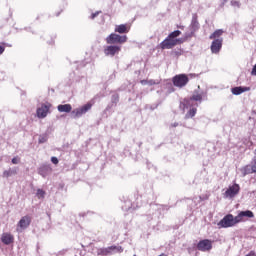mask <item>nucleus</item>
I'll return each instance as SVG.
<instances>
[{"label":"nucleus","mask_w":256,"mask_h":256,"mask_svg":"<svg viewBox=\"0 0 256 256\" xmlns=\"http://www.w3.org/2000/svg\"><path fill=\"white\" fill-rule=\"evenodd\" d=\"M181 35L180 30H175L171 32L161 43L160 49H173L176 45H181L183 43V39L177 38Z\"/></svg>","instance_id":"obj_1"},{"label":"nucleus","mask_w":256,"mask_h":256,"mask_svg":"<svg viewBox=\"0 0 256 256\" xmlns=\"http://www.w3.org/2000/svg\"><path fill=\"white\" fill-rule=\"evenodd\" d=\"M107 45H123V43H127V35H119L117 33H111L106 38Z\"/></svg>","instance_id":"obj_2"},{"label":"nucleus","mask_w":256,"mask_h":256,"mask_svg":"<svg viewBox=\"0 0 256 256\" xmlns=\"http://www.w3.org/2000/svg\"><path fill=\"white\" fill-rule=\"evenodd\" d=\"M239 224L237 220V216L234 217L233 214H228L224 216L222 220L219 221L218 227H222L223 229H227L229 227H235V225Z\"/></svg>","instance_id":"obj_3"},{"label":"nucleus","mask_w":256,"mask_h":256,"mask_svg":"<svg viewBox=\"0 0 256 256\" xmlns=\"http://www.w3.org/2000/svg\"><path fill=\"white\" fill-rule=\"evenodd\" d=\"M93 107V104L88 102L87 104L74 109L71 113H72V117L74 119H79V117H83V115H85V113H87L88 111H91V108Z\"/></svg>","instance_id":"obj_4"},{"label":"nucleus","mask_w":256,"mask_h":256,"mask_svg":"<svg viewBox=\"0 0 256 256\" xmlns=\"http://www.w3.org/2000/svg\"><path fill=\"white\" fill-rule=\"evenodd\" d=\"M172 82L174 87H179L181 89L189 83V76H187V74H178L172 78Z\"/></svg>","instance_id":"obj_5"},{"label":"nucleus","mask_w":256,"mask_h":256,"mask_svg":"<svg viewBox=\"0 0 256 256\" xmlns=\"http://www.w3.org/2000/svg\"><path fill=\"white\" fill-rule=\"evenodd\" d=\"M31 225V217L23 216L16 226L17 233H23Z\"/></svg>","instance_id":"obj_6"},{"label":"nucleus","mask_w":256,"mask_h":256,"mask_svg":"<svg viewBox=\"0 0 256 256\" xmlns=\"http://www.w3.org/2000/svg\"><path fill=\"white\" fill-rule=\"evenodd\" d=\"M241 187H239V184H233L228 187V189L224 193V199H233V197H236V195H239Z\"/></svg>","instance_id":"obj_7"},{"label":"nucleus","mask_w":256,"mask_h":256,"mask_svg":"<svg viewBox=\"0 0 256 256\" xmlns=\"http://www.w3.org/2000/svg\"><path fill=\"white\" fill-rule=\"evenodd\" d=\"M114 253H123V247L121 246H110L98 250V255H113Z\"/></svg>","instance_id":"obj_8"},{"label":"nucleus","mask_w":256,"mask_h":256,"mask_svg":"<svg viewBox=\"0 0 256 256\" xmlns=\"http://www.w3.org/2000/svg\"><path fill=\"white\" fill-rule=\"evenodd\" d=\"M121 53V46L119 45H109L104 48V55L106 57H115Z\"/></svg>","instance_id":"obj_9"},{"label":"nucleus","mask_w":256,"mask_h":256,"mask_svg":"<svg viewBox=\"0 0 256 256\" xmlns=\"http://www.w3.org/2000/svg\"><path fill=\"white\" fill-rule=\"evenodd\" d=\"M222 48H223V38H218L212 41L210 46L211 53H214V55H218V53L221 52Z\"/></svg>","instance_id":"obj_10"},{"label":"nucleus","mask_w":256,"mask_h":256,"mask_svg":"<svg viewBox=\"0 0 256 256\" xmlns=\"http://www.w3.org/2000/svg\"><path fill=\"white\" fill-rule=\"evenodd\" d=\"M205 96V93L201 92H194L193 95L189 99H184V105L185 107H191V101H198L201 103L203 101V97Z\"/></svg>","instance_id":"obj_11"},{"label":"nucleus","mask_w":256,"mask_h":256,"mask_svg":"<svg viewBox=\"0 0 256 256\" xmlns=\"http://www.w3.org/2000/svg\"><path fill=\"white\" fill-rule=\"evenodd\" d=\"M49 109H51V104H42L41 107L37 109V117L39 119H45L49 114Z\"/></svg>","instance_id":"obj_12"},{"label":"nucleus","mask_w":256,"mask_h":256,"mask_svg":"<svg viewBox=\"0 0 256 256\" xmlns=\"http://www.w3.org/2000/svg\"><path fill=\"white\" fill-rule=\"evenodd\" d=\"M253 217H255L253 212L250 210H246L239 212L238 215L236 216V219L238 223H243V221H245L246 219H253Z\"/></svg>","instance_id":"obj_13"},{"label":"nucleus","mask_w":256,"mask_h":256,"mask_svg":"<svg viewBox=\"0 0 256 256\" xmlns=\"http://www.w3.org/2000/svg\"><path fill=\"white\" fill-rule=\"evenodd\" d=\"M197 249L198 251H211L213 249V243L208 239L202 240L198 243Z\"/></svg>","instance_id":"obj_14"},{"label":"nucleus","mask_w":256,"mask_h":256,"mask_svg":"<svg viewBox=\"0 0 256 256\" xmlns=\"http://www.w3.org/2000/svg\"><path fill=\"white\" fill-rule=\"evenodd\" d=\"M114 31H115V33H119L120 35L127 34V33H129V31H131V25H129V24L116 25Z\"/></svg>","instance_id":"obj_15"},{"label":"nucleus","mask_w":256,"mask_h":256,"mask_svg":"<svg viewBox=\"0 0 256 256\" xmlns=\"http://www.w3.org/2000/svg\"><path fill=\"white\" fill-rule=\"evenodd\" d=\"M1 241L4 245H11L15 241V237L9 232H4L1 235Z\"/></svg>","instance_id":"obj_16"},{"label":"nucleus","mask_w":256,"mask_h":256,"mask_svg":"<svg viewBox=\"0 0 256 256\" xmlns=\"http://www.w3.org/2000/svg\"><path fill=\"white\" fill-rule=\"evenodd\" d=\"M57 109L59 113H71V111H73V106H71V104H60Z\"/></svg>","instance_id":"obj_17"},{"label":"nucleus","mask_w":256,"mask_h":256,"mask_svg":"<svg viewBox=\"0 0 256 256\" xmlns=\"http://www.w3.org/2000/svg\"><path fill=\"white\" fill-rule=\"evenodd\" d=\"M231 91L233 95H241V93H245V91H251V88L239 86L232 88Z\"/></svg>","instance_id":"obj_18"},{"label":"nucleus","mask_w":256,"mask_h":256,"mask_svg":"<svg viewBox=\"0 0 256 256\" xmlns=\"http://www.w3.org/2000/svg\"><path fill=\"white\" fill-rule=\"evenodd\" d=\"M49 173H51V167L49 166H42L39 168V174L42 177H47V175H49Z\"/></svg>","instance_id":"obj_19"},{"label":"nucleus","mask_w":256,"mask_h":256,"mask_svg":"<svg viewBox=\"0 0 256 256\" xmlns=\"http://www.w3.org/2000/svg\"><path fill=\"white\" fill-rule=\"evenodd\" d=\"M221 35H223V30L222 29H218V30L214 31L209 36V39H213L214 41H215V39H223V38H221Z\"/></svg>","instance_id":"obj_20"},{"label":"nucleus","mask_w":256,"mask_h":256,"mask_svg":"<svg viewBox=\"0 0 256 256\" xmlns=\"http://www.w3.org/2000/svg\"><path fill=\"white\" fill-rule=\"evenodd\" d=\"M13 175H17V168H10L3 172V177H13Z\"/></svg>","instance_id":"obj_21"},{"label":"nucleus","mask_w":256,"mask_h":256,"mask_svg":"<svg viewBox=\"0 0 256 256\" xmlns=\"http://www.w3.org/2000/svg\"><path fill=\"white\" fill-rule=\"evenodd\" d=\"M241 173L243 177H245V175H251V173H255V172L253 171V167L251 165H248L241 169Z\"/></svg>","instance_id":"obj_22"},{"label":"nucleus","mask_w":256,"mask_h":256,"mask_svg":"<svg viewBox=\"0 0 256 256\" xmlns=\"http://www.w3.org/2000/svg\"><path fill=\"white\" fill-rule=\"evenodd\" d=\"M195 115H197V108H192L186 113L185 119H193Z\"/></svg>","instance_id":"obj_23"},{"label":"nucleus","mask_w":256,"mask_h":256,"mask_svg":"<svg viewBox=\"0 0 256 256\" xmlns=\"http://www.w3.org/2000/svg\"><path fill=\"white\" fill-rule=\"evenodd\" d=\"M45 195H47V192H45V190L39 188L36 191V197L37 199H45Z\"/></svg>","instance_id":"obj_24"},{"label":"nucleus","mask_w":256,"mask_h":256,"mask_svg":"<svg viewBox=\"0 0 256 256\" xmlns=\"http://www.w3.org/2000/svg\"><path fill=\"white\" fill-rule=\"evenodd\" d=\"M191 29L193 31H197L199 29V21H197V18H194L191 22Z\"/></svg>","instance_id":"obj_25"},{"label":"nucleus","mask_w":256,"mask_h":256,"mask_svg":"<svg viewBox=\"0 0 256 256\" xmlns=\"http://www.w3.org/2000/svg\"><path fill=\"white\" fill-rule=\"evenodd\" d=\"M38 142L39 143H47V136H40Z\"/></svg>","instance_id":"obj_26"},{"label":"nucleus","mask_w":256,"mask_h":256,"mask_svg":"<svg viewBox=\"0 0 256 256\" xmlns=\"http://www.w3.org/2000/svg\"><path fill=\"white\" fill-rule=\"evenodd\" d=\"M101 13V11H97L91 14L90 19H95V17H98V15Z\"/></svg>","instance_id":"obj_27"},{"label":"nucleus","mask_w":256,"mask_h":256,"mask_svg":"<svg viewBox=\"0 0 256 256\" xmlns=\"http://www.w3.org/2000/svg\"><path fill=\"white\" fill-rule=\"evenodd\" d=\"M5 53V46H0V55H3Z\"/></svg>","instance_id":"obj_28"},{"label":"nucleus","mask_w":256,"mask_h":256,"mask_svg":"<svg viewBox=\"0 0 256 256\" xmlns=\"http://www.w3.org/2000/svg\"><path fill=\"white\" fill-rule=\"evenodd\" d=\"M251 166H252V171H254V173H256V162H254Z\"/></svg>","instance_id":"obj_29"},{"label":"nucleus","mask_w":256,"mask_h":256,"mask_svg":"<svg viewBox=\"0 0 256 256\" xmlns=\"http://www.w3.org/2000/svg\"><path fill=\"white\" fill-rule=\"evenodd\" d=\"M171 127H179V123L175 122L174 124H171Z\"/></svg>","instance_id":"obj_30"},{"label":"nucleus","mask_w":256,"mask_h":256,"mask_svg":"<svg viewBox=\"0 0 256 256\" xmlns=\"http://www.w3.org/2000/svg\"><path fill=\"white\" fill-rule=\"evenodd\" d=\"M51 161H58L57 157H52Z\"/></svg>","instance_id":"obj_31"},{"label":"nucleus","mask_w":256,"mask_h":256,"mask_svg":"<svg viewBox=\"0 0 256 256\" xmlns=\"http://www.w3.org/2000/svg\"><path fill=\"white\" fill-rule=\"evenodd\" d=\"M54 165H57V163H59V161H53Z\"/></svg>","instance_id":"obj_32"},{"label":"nucleus","mask_w":256,"mask_h":256,"mask_svg":"<svg viewBox=\"0 0 256 256\" xmlns=\"http://www.w3.org/2000/svg\"><path fill=\"white\" fill-rule=\"evenodd\" d=\"M12 163H13L14 165H16L17 161H13Z\"/></svg>","instance_id":"obj_33"},{"label":"nucleus","mask_w":256,"mask_h":256,"mask_svg":"<svg viewBox=\"0 0 256 256\" xmlns=\"http://www.w3.org/2000/svg\"><path fill=\"white\" fill-rule=\"evenodd\" d=\"M224 1V3H227V1H229V0H223Z\"/></svg>","instance_id":"obj_34"},{"label":"nucleus","mask_w":256,"mask_h":256,"mask_svg":"<svg viewBox=\"0 0 256 256\" xmlns=\"http://www.w3.org/2000/svg\"><path fill=\"white\" fill-rule=\"evenodd\" d=\"M12 161H15V158H14V159H12Z\"/></svg>","instance_id":"obj_35"}]
</instances>
